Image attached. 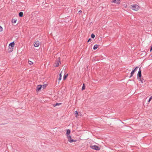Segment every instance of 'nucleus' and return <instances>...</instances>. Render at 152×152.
Listing matches in <instances>:
<instances>
[{"label": "nucleus", "mask_w": 152, "mask_h": 152, "mask_svg": "<svg viewBox=\"0 0 152 152\" xmlns=\"http://www.w3.org/2000/svg\"><path fill=\"white\" fill-rule=\"evenodd\" d=\"M14 42L10 43L8 46V51L9 52H12L13 50V47L15 45Z\"/></svg>", "instance_id": "obj_1"}, {"label": "nucleus", "mask_w": 152, "mask_h": 152, "mask_svg": "<svg viewBox=\"0 0 152 152\" xmlns=\"http://www.w3.org/2000/svg\"><path fill=\"white\" fill-rule=\"evenodd\" d=\"M131 6L132 9L135 11H138L139 8V6L137 4L132 5H131Z\"/></svg>", "instance_id": "obj_2"}, {"label": "nucleus", "mask_w": 152, "mask_h": 152, "mask_svg": "<svg viewBox=\"0 0 152 152\" xmlns=\"http://www.w3.org/2000/svg\"><path fill=\"white\" fill-rule=\"evenodd\" d=\"M66 137L68 141L70 143L75 142L77 141L76 140L73 139L70 135Z\"/></svg>", "instance_id": "obj_3"}, {"label": "nucleus", "mask_w": 152, "mask_h": 152, "mask_svg": "<svg viewBox=\"0 0 152 152\" xmlns=\"http://www.w3.org/2000/svg\"><path fill=\"white\" fill-rule=\"evenodd\" d=\"M61 64V62L59 59L57 60L56 61L53 65V66L55 67H58L59 65Z\"/></svg>", "instance_id": "obj_4"}, {"label": "nucleus", "mask_w": 152, "mask_h": 152, "mask_svg": "<svg viewBox=\"0 0 152 152\" xmlns=\"http://www.w3.org/2000/svg\"><path fill=\"white\" fill-rule=\"evenodd\" d=\"M90 148L96 150H100V148L99 147L95 145H91L90 146Z\"/></svg>", "instance_id": "obj_5"}, {"label": "nucleus", "mask_w": 152, "mask_h": 152, "mask_svg": "<svg viewBox=\"0 0 152 152\" xmlns=\"http://www.w3.org/2000/svg\"><path fill=\"white\" fill-rule=\"evenodd\" d=\"M111 2L112 3H114L118 4H120L121 2L120 0H112Z\"/></svg>", "instance_id": "obj_6"}, {"label": "nucleus", "mask_w": 152, "mask_h": 152, "mask_svg": "<svg viewBox=\"0 0 152 152\" xmlns=\"http://www.w3.org/2000/svg\"><path fill=\"white\" fill-rule=\"evenodd\" d=\"M40 43L39 41H37L34 42V46L35 47H37L39 46Z\"/></svg>", "instance_id": "obj_7"}, {"label": "nucleus", "mask_w": 152, "mask_h": 152, "mask_svg": "<svg viewBox=\"0 0 152 152\" xmlns=\"http://www.w3.org/2000/svg\"><path fill=\"white\" fill-rule=\"evenodd\" d=\"M70 132H71V131L69 129H67L66 130V133L65 134L66 136V137L70 136Z\"/></svg>", "instance_id": "obj_8"}, {"label": "nucleus", "mask_w": 152, "mask_h": 152, "mask_svg": "<svg viewBox=\"0 0 152 152\" xmlns=\"http://www.w3.org/2000/svg\"><path fill=\"white\" fill-rule=\"evenodd\" d=\"M137 75L140 78H141V70L140 68L139 69V71L137 74Z\"/></svg>", "instance_id": "obj_9"}, {"label": "nucleus", "mask_w": 152, "mask_h": 152, "mask_svg": "<svg viewBox=\"0 0 152 152\" xmlns=\"http://www.w3.org/2000/svg\"><path fill=\"white\" fill-rule=\"evenodd\" d=\"M17 21V20L16 18H12V23L13 24H15L16 23Z\"/></svg>", "instance_id": "obj_10"}, {"label": "nucleus", "mask_w": 152, "mask_h": 152, "mask_svg": "<svg viewBox=\"0 0 152 152\" xmlns=\"http://www.w3.org/2000/svg\"><path fill=\"white\" fill-rule=\"evenodd\" d=\"M42 85H39L37 86V91H39L42 88Z\"/></svg>", "instance_id": "obj_11"}, {"label": "nucleus", "mask_w": 152, "mask_h": 152, "mask_svg": "<svg viewBox=\"0 0 152 152\" xmlns=\"http://www.w3.org/2000/svg\"><path fill=\"white\" fill-rule=\"evenodd\" d=\"M65 71L63 70L61 72V73L59 75V77H61L62 75L64 74H65Z\"/></svg>", "instance_id": "obj_12"}, {"label": "nucleus", "mask_w": 152, "mask_h": 152, "mask_svg": "<svg viewBox=\"0 0 152 152\" xmlns=\"http://www.w3.org/2000/svg\"><path fill=\"white\" fill-rule=\"evenodd\" d=\"M99 45H98L96 44L95 45H94V47H93V49L94 50H95L96 49H97L98 48V47Z\"/></svg>", "instance_id": "obj_13"}, {"label": "nucleus", "mask_w": 152, "mask_h": 152, "mask_svg": "<svg viewBox=\"0 0 152 152\" xmlns=\"http://www.w3.org/2000/svg\"><path fill=\"white\" fill-rule=\"evenodd\" d=\"M64 74V76L63 78V80H66V77L68 76V75L67 74L66 75L65 73V74Z\"/></svg>", "instance_id": "obj_14"}, {"label": "nucleus", "mask_w": 152, "mask_h": 152, "mask_svg": "<svg viewBox=\"0 0 152 152\" xmlns=\"http://www.w3.org/2000/svg\"><path fill=\"white\" fill-rule=\"evenodd\" d=\"M23 15V12H20L19 14V15L20 17H22Z\"/></svg>", "instance_id": "obj_15"}, {"label": "nucleus", "mask_w": 152, "mask_h": 152, "mask_svg": "<svg viewBox=\"0 0 152 152\" xmlns=\"http://www.w3.org/2000/svg\"><path fill=\"white\" fill-rule=\"evenodd\" d=\"M134 72H135L133 70H132V72H131V76L130 77H132L133 75H134Z\"/></svg>", "instance_id": "obj_16"}, {"label": "nucleus", "mask_w": 152, "mask_h": 152, "mask_svg": "<svg viewBox=\"0 0 152 152\" xmlns=\"http://www.w3.org/2000/svg\"><path fill=\"white\" fill-rule=\"evenodd\" d=\"M62 104L61 103H56L55 104L53 105V106L54 107H55L57 106H58L60 105H61Z\"/></svg>", "instance_id": "obj_17"}, {"label": "nucleus", "mask_w": 152, "mask_h": 152, "mask_svg": "<svg viewBox=\"0 0 152 152\" xmlns=\"http://www.w3.org/2000/svg\"><path fill=\"white\" fill-rule=\"evenodd\" d=\"M3 31V28L0 26V32H2Z\"/></svg>", "instance_id": "obj_18"}, {"label": "nucleus", "mask_w": 152, "mask_h": 152, "mask_svg": "<svg viewBox=\"0 0 152 152\" xmlns=\"http://www.w3.org/2000/svg\"><path fill=\"white\" fill-rule=\"evenodd\" d=\"M28 63L30 65H31L33 64V62L32 61H28Z\"/></svg>", "instance_id": "obj_19"}, {"label": "nucleus", "mask_w": 152, "mask_h": 152, "mask_svg": "<svg viewBox=\"0 0 152 152\" xmlns=\"http://www.w3.org/2000/svg\"><path fill=\"white\" fill-rule=\"evenodd\" d=\"M91 37L93 39L95 37V36L94 34H92L91 35Z\"/></svg>", "instance_id": "obj_20"}, {"label": "nucleus", "mask_w": 152, "mask_h": 152, "mask_svg": "<svg viewBox=\"0 0 152 152\" xmlns=\"http://www.w3.org/2000/svg\"><path fill=\"white\" fill-rule=\"evenodd\" d=\"M85 86L84 85V84H83V86L82 87V90H84L85 89Z\"/></svg>", "instance_id": "obj_21"}, {"label": "nucleus", "mask_w": 152, "mask_h": 152, "mask_svg": "<svg viewBox=\"0 0 152 152\" xmlns=\"http://www.w3.org/2000/svg\"><path fill=\"white\" fill-rule=\"evenodd\" d=\"M138 68V67H136L133 70L134 71V72H135L137 70Z\"/></svg>", "instance_id": "obj_22"}, {"label": "nucleus", "mask_w": 152, "mask_h": 152, "mask_svg": "<svg viewBox=\"0 0 152 152\" xmlns=\"http://www.w3.org/2000/svg\"><path fill=\"white\" fill-rule=\"evenodd\" d=\"M75 114L76 115V117H77V116L78 115V112L77 111H75Z\"/></svg>", "instance_id": "obj_23"}, {"label": "nucleus", "mask_w": 152, "mask_h": 152, "mask_svg": "<svg viewBox=\"0 0 152 152\" xmlns=\"http://www.w3.org/2000/svg\"><path fill=\"white\" fill-rule=\"evenodd\" d=\"M152 99V96H151L150 98H149L148 101V102H150V101H151V100Z\"/></svg>", "instance_id": "obj_24"}, {"label": "nucleus", "mask_w": 152, "mask_h": 152, "mask_svg": "<svg viewBox=\"0 0 152 152\" xmlns=\"http://www.w3.org/2000/svg\"><path fill=\"white\" fill-rule=\"evenodd\" d=\"M91 41V39L90 38V39H88V42H90Z\"/></svg>", "instance_id": "obj_25"}, {"label": "nucleus", "mask_w": 152, "mask_h": 152, "mask_svg": "<svg viewBox=\"0 0 152 152\" xmlns=\"http://www.w3.org/2000/svg\"><path fill=\"white\" fill-rule=\"evenodd\" d=\"M61 77H59V78L58 79V80H59V81H60L61 80Z\"/></svg>", "instance_id": "obj_26"}, {"label": "nucleus", "mask_w": 152, "mask_h": 152, "mask_svg": "<svg viewBox=\"0 0 152 152\" xmlns=\"http://www.w3.org/2000/svg\"><path fill=\"white\" fill-rule=\"evenodd\" d=\"M140 81H141V83H143V82H142V80H141V78H140Z\"/></svg>", "instance_id": "obj_27"}, {"label": "nucleus", "mask_w": 152, "mask_h": 152, "mask_svg": "<svg viewBox=\"0 0 152 152\" xmlns=\"http://www.w3.org/2000/svg\"><path fill=\"white\" fill-rule=\"evenodd\" d=\"M123 5L124 6V7L125 8H126V6H127L126 4L125 5V4H124Z\"/></svg>", "instance_id": "obj_28"}, {"label": "nucleus", "mask_w": 152, "mask_h": 152, "mask_svg": "<svg viewBox=\"0 0 152 152\" xmlns=\"http://www.w3.org/2000/svg\"><path fill=\"white\" fill-rule=\"evenodd\" d=\"M78 12L79 13H81L82 11L81 10H80V11H79Z\"/></svg>", "instance_id": "obj_29"}, {"label": "nucleus", "mask_w": 152, "mask_h": 152, "mask_svg": "<svg viewBox=\"0 0 152 152\" xmlns=\"http://www.w3.org/2000/svg\"><path fill=\"white\" fill-rule=\"evenodd\" d=\"M46 86H45V85H43V87H45Z\"/></svg>", "instance_id": "obj_30"}, {"label": "nucleus", "mask_w": 152, "mask_h": 152, "mask_svg": "<svg viewBox=\"0 0 152 152\" xmlns=\"http://www.w3.org/2000/svg\"><path fill=\"white\" fill-rule=\"evenodd\" d=\"M152 49H151V50H150V51H151V50H152Z\"/></svg>", "instance_id": "obj_31"}, {"label": "nucleus", "mask_w": 152, "mask_h": 152, "mask_svg": "<svg viewBox=\"0 0 152 152\" xmlns=\"http://www.w3.org/2000/svg\"><path fill=\"white\" fill-rule=\"evenodd\" d=\"M151 57H152V55Z\"/></svg>", "instance_id": "obj_32"}]
</instances>
